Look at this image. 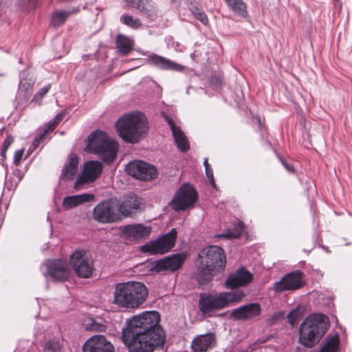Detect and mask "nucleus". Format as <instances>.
<instances>
[{"label": "nucleus", "instance_id": "obj_26", "mask_svg": "<svg viewBox=\"0 0 352 352\" xmlns=\"http://www.w3.org/2000/svg\"><path fill=\"white\" fill-rule=\"evenodd\" d=\"M102 171V164L98 161H89L85 163L83 171L79 176H100Z\"/></svg>", "mask_w": 352, "mask_h": 352}, {"label": "nucleus", "instance_id": "obj_35", "mask_svg": "<svg viewBox=\"0 0 352 352\" xmlns=\"http://www.w3.org/2000/svg\"><path fill=\"white\" fill-rule=\"evenodd\" d=\"M44 352H61V346L59 341L56 340H50L45 342Z\"/></svg>", "mask_w": 352, "mask_h": 352}, {"label": "nucleus", "instance_id": "obj_7", "mask_svg": "<svg viewBox=\"0 0 352 352\" xmlns=\"http://www.w3.org/2000/svg\"><path fill=\"white\" fill-rule=\"evenodd\" d=\"M118 149L116 141L109 137L102 131H95L88 137L85 151L99 155L107 164L114 161Z\"/></svg>", "mask_w": 352, "mask_h": 352}, {"label": "nucleus", "instance_id": "obj_44", "mask_svg": "<svg viewBox=\"0 0 352 352\" xmlns=\"http://www.w3.org/2000/svg\"><path fill=\"white\" fill-rule=\"evenodd\" d=\"M14 138L12 136H8L3 144V149L8 150V147L12 144Z\"/></svg>", "mask_w": 352, "mask_h": 352}, {"label": "nucleus", "instance_id": "obj_15", "mask_svg": "<svg viewBox=\"0 0 352 352\" xmlns=\"http://www.w3.org/2000/svg\"><path fill=\"white\" fill-rule=\"evenodd\" d=\"M302 272L294 271L287 274L280 280L276 282L274 288L276 292L286 290H296L303 285L302 280Z\"/></svg>", "mask_w": 352, "mask_h": 352}, {"label": "nucleus", "instance_id": "obj_49", "mask_svg": "<svg viewBox=\"0 0 352 352\" xmlns=\"http://www.w3.org/2000/svg\"><path fill=\"white\" fill-rule=\"evenodd\" d=\"M137 179H139L142 181H144V182H149V181H151L152 179H153L154 177H136Z\"/></svg>", "mask_w": 352, "mask_h": 352}, {"label": "nucleus", "instance_id": "obj_17", "mask_svg": "<svg viewBox=\"0 0 352 352\" xmlns=\"http://www.w3.org/2000/svg\"><path fill=\"white\" fill-rule=\"evenodd\" d=\"M261 305L257 302H250L232 310L230 318L234 320H248L260 316Z\"/></svg>", "mask_w": 352, "mask_h": 352}, {"label": "nucleus", "instance_id": "obj_21", "mask_svg": "<svg viewBox=\"0 0 352 352\" xmlns=\"http://www.w3.org/2000/svg\"><path fill=\"white\" fill-rule=\"evenodd\" d=\"M148 64L157 67L162 70H171L175 72H182L184 66L173 62L164 56L152 53L148 56L146 59Z\"/></svg>", "mask_w": 352, "mask_h": 352}, {"label": "nucleus", "instance_id": "obj_3", "mask_svg": "<svg viewBox=\"0 0 352 352\" xmlns=\"http://www.w3.org/2000/svg\"><path fill=\"white\" fill-rule=\"evenodd\" d=\"M147 297L148 289L143 283L128 281L116 284L111 302L120 308L136 309Z\"/></svg>", "mask_w": 352, "mask_h": 352}, {"label": "nucleus", "instance_id": "obj_53", "mask_svg": "<svg viewBox=\"0 0 352 352\" xmlns=\"http://www.w3.org/2000/svg\"><path fill=\"white\" fill-rule=\"evenodd\" d=\"M337 1H338L339 0H336Z\"/></svg>", "mask_w": 352, "mask_h": 352}, {"label": "nucleus", "instance_id": "obj_32", "mask_svg": "<svg viewBox=\"0 0 352 352\" xmlns=\"http://www.w3.org/2000/svg\"><path fill=\"white\" fill-rule=\"evenodd\" d=\"M243 222L239 221L234 224V232L227 231L226 232L219 235V236L225 237V238H227L229 239H238L241 236V235L243 232Z\"/></svg>", "mask_w": 352, "mask_h": 352}, {"label": "nucleus", "instance_id": "obj_46", "mask_svg": "<svg viewBox=\"0 0 352 352\" xmlns=\"http://www.w3.org/2000/svg\"><path fill=\"white\" fill-rule=\"evenodd\" d=\"M282 164L284 166V167L285 168V169L287 170V172L289 174H292L294 173V168L292 165L289 164L288 163H287L286 162L283 161V160H282Z\"/></svg>", "mask_w": 352, "mask_h": 352}, {"label": "nucleus", "instance_id": "obj_38", "mask_svg": "<svg viewBox=\"0 0 352 352\" xmlns=\"http://www.w3.org/2000/svg\"><path fill=\"white\" fill-rule=\"evenodd\" d=\"M97 177H77L74 183V188L77 190H81L85 185L89 184L94 182Z\"/></svg>", "mask_w": 352, "mask_h": 352}, {"label": "nucleus", "instance_id": "obj_5", "mask_svg": "<svg viewBox=\"0 0 352 352\" xmlns=\"http://www.w3.org/2000/svg\"><path fill=\"white\" fill-rule=\"evenodd\" d=\"M117 131L120 137L126 142L137 143L148 131L146 118L139 112H134L122 117L117 122Z\"/></svg>", "mask_w": 352, "mask_h": 352}, {"label": "nucleus", "instance_id": "obj_37", "mask_svg": "<svg viewBox=\"0 0 352 352\" xmlns=\"http://www.w3.org/2000/svg\"><path fill=\"white\" fill-rule=\"evenodd\" d=\"M302 314L301 309L299 307L292 310L287 316L288 322L294 326L301 318Z\"/></svg>", "mask_w": 352, "mask_h": 352}, {"label": "nucleus", "instance_id": "obj_29", "mask_svg": "<svg viewBox=\"0 0 352 352\" xmlns=\"http://www.w3.org/2000/svg\"><path fill=\"white\" fill-rule=\"evenodd\" d=\"M78 11L77 10H56L54 12L52 17V23L54 27H58L63 25L65 21L67 19V18L74 12Z\"/></svg>", "mask_w": 352, "mask_h": 352}, {"label": "nucleus", "instance_id": "obj_25", "mask_svg": "<svg viewBox=\"0 0 352 352\" xmlns=\"http://www.w3.org/2000/svg\"><path fill=\"white\" fill-rule=\"evenodd\" d=\"M131 6L137 8L142 14L153 19L156 16L154 6L147 0H125Z\"/></svg>", "mask_w": 352, "mask_h": 352}, {"label": "nucleus", "instance_id": "obj_12", "mask_svg": "<svg viewBox=\"0 0 352 352\" xmlns=\"http://www.w3.org/2000/svg\"><path fill=\"white\" fill-rule=\"evenodd\" d=\"M47 274L54 282H64L68 279L70 270L65 261L60 259H51L45 263Z\"/></svg>", "mask_w": 352, "mask_h": 352}, {"label": "nucleus", "instance_id": "obj_9", "mask_svg": "<svg viewBox=\"0 0 352 352\" xmlns=\"http://www.w3.org/2000/svg\"><path fill=\"white\" fill-rule=\"evenodd\" d=\"M116 207V199H110L100 202L94 208V219L102 223L120 221V214L115 210Z\"/></svg>", "mask_w": 352, "mask_h": 352}, {"label": "nucleus", "instance_id": "obj_14", "mask_svg": "<svg viewBox=\"0 0 352 352\" xmlns=\"http://www.w3.org/2000/svg\"><path fill=\"white\" fill-rule=\"evenodd\" d=\"M185 260V254H175L156 261L152 266V270L155 272H161L162 271L174 272L182 266Z\"/></svg>", "mask_w": 352, "mask_h": 352}, {"label": "nucleus", "instance_id": "obj_27", "mask_svg": "<svg viewBox=\"0 0 352 352\" xmlns=\"http://www.w3.org/2000/svg\"><path fill=\"white\" fill-rule=\"evenodd\" d=\"M228 8L232 12L241 16L246 17L248 15L247 7L243 0H224Z\"/></svg>", "mask_w": 352, "mask_h": 352}, {"label": "nucleus", "instance_id": "obj_40", "mask_svg": "<svg viewBox=\"0 0 352 352\" xmlns=\"http://www.w3.org/2000/svg\"><path fill=\"white\" fill-rule=\"evenodd\" d=\"M87 329L98 332H104L106 331V326L92 320L91 322L89 324H87Z\"/></svg>", "mask_w": 352, "mask_h": 352}, {"label": "nucleus", "instance_id": "obj_24", "mask_svg": "<svg viewBox=\"0 0 352 352\" xmlns=\"http://www.w3.org/2000/svg\"><path fill=\"white\" fill-rule=\"evenodd\" d=\"M94 197V195L87 193L67 196L63 199V206L65 210L72 209L83 203L93 201Z\"/></svg>", "mask_w": 352, "mask_h": 352}, {"label": "nucleus", "instance_id": "obj_4", "mask_svg": "<svg viewBox=\"0 0 352 352\" xmlns=\"http://www.w3.org/2000/svg\"><path fill=\"white\" fill-rule=\"evenodd\" d=\"M329 327V318L321 314L307 316L299 327L298 342L307 348L316 345Z\"/></svg>", "mask_w": 352, "mask_h": 352}, {"label": "nucleus", "instance_id": "obj_1", "mask_svg": "<svg viewBox=\"0 0 352 352\" xmlns=\"http://www.w3.org/2000/svg\"><path fill=\"white\" fill-rule=\"evenodd\" d=\"M160 314L145 311L128 320L122 328V340L129 352H153L165 342V333L159 325Z\"/></svg>", "mask_w": 352, "mask_h": 352}, {"label": "nucleus", "instance_id": "obj_2", "mask_svg": "<svg viewBox=\"0 0 352 352\" xmlns=\"http://www.w3.org/2000/svg\"><path fill=\"white\" fill-rule=\"evenodd\" d=\"M197 261L195 278L200 285H205L209 283L214 276L221 274L225 270V251L218 245H209L199 252Z\"/></svg>", "mask_w": 352, "mask_h": 352}, {"label": "nucleus", "instance_id": "obj_48", "mask_svg": "<svg viewBox=\"0 0 352 352\" xmlns=\"http://www.w3.org/2000/svg\"><path fill=\"white\" fill-rule=\"evenodd\" d=\"M210 184L214 188H217L215 182H214V177H208Z\"/></svg>", "mask_w": 352, "mask_h": 352}, {"label": "nucleus", "instance_id": "obj_16", "mask_svg": "<svg viewBox=\"0 0 352 352\" xmlns=\"http://www.w3.org/2000/svg\"><path fill=\"white\" fill-rule=\"evenodd\" d=\"M120 231L126 239L142 241L149 237L151 228L142 223L129 224L122 226Z\"/></svg>", "mask_w": 352, "mask_h": 352}, {"label": "nucleus", "instance_id": "obj_36", "mask_svg": "<svg viewBox=\"0 0 352 352\" xmlns=\"http://www.w3.org/2000/svg\"><path fill=\"white\" fill-rule=\"evenodd\" d=\"M121 21L125 25L133 28H138L142 25L139 19H133L132 16L128 14L122 16Z\"/></svg>", "mask_w": 352, "mask_h": 352}, {"label": "nucleus", "instance_id": "obj_23", "mask_svg": "<svg viewBox=\"0 0 352 352\" xmlns=\"http://www.w3.org/2000/svg\"><path fill=\"white\" fill-rule=\"evenodd\" d=\"M166 120L171 129L173 135L178 148L184 153L188 151L190 148V144L184 133L179 126L175 124L171 118L166 117Z\"/></svg>", "mask_w": 352, "mask_h": 352}, {"label": "nucleus", "instance_id": "obj_33", "mask_svg": "<svg viewBox=\"0 0 352 352\" xmlns=\"http://www.w3.org/2000/svg\"><path fill=\"white\" fill-rule=\"evenodd\" d=\"M189 8L197 19L200 21L204 25L208 23V17L201 8L199 7L197 5L191 3Z\"/></svg>", "mask_w": 352, "mask_h": 352}, {"label": "nucleus", "instance_id": "obj_18", "mask_svg": "<svg viewBox=\"0 0 352 352\" xmlns=\"http://www.w3.org/2000/svg\"><path fill=\"white\" fill-rule=\"evenodd\" d=\"M252 280V274L244 267H241L234 273L230 274L225 282L228 289H234L241 287H245Z\"/></svg>", "mask_w": 352, "mask_h": 352}, {"label": "nucleus", "instance_id": "obj_47", "mask_svg": "<svg viewBox=\"0 0 352 352\" xmlns=\"http://www.w3.org/2000/svg\"><path fill=\"white\" fill-rule=\"evenodd\" d=\"M205 170H206V176H213V172H212V168L210 167V165H209L208 166H206L205 167Z\"/></svg>", "mask_w": 352, "mask_h": 352}, {"label": "nucleus", "instance_id": "obj_28", "mask_svg": "<svg viewBox=\"0 0 352 352\" xmlns=\"http://www.w3.org/2000/svg\"><path fill=\"white\" fill-rule=\"evenodd\" d=\"M133 42L129 37L119 34L116 38V46L122 54H128L133 48Z\"/></svg>", "mask_w": 352, "mask_h": 352}, {"label": "nucleus", "instance_id": "obj_43", "mask_svg": "<svg viewBox=\"0 0 352 352\" xmlns=\"http://www.w3.org/2000/svg\"><path fill=\"white\" fill-rule=\"evenodd\" d=\"M32 87L30 82H28L26 79H22L19 82V89L27 91Z\"/></svg>", "mask_w": 352, "mask_h": 352}, {"label": "nucleus", "instance_id": "obj_39", "mask_svg": "<svg viewBox=\"0 0 352 352\" xmlns=\"http://www.w3.org/2000/svg\"><path fill=\"white\" fill-rule=\"evenodd\" d=\"M14 177H5L4 184L9 190H11L17 186V184L21 181L22 177H15L17 180L14 179Z\"/></svg>", "mask_w": 352, "mask_h": 352}, {"label": "nucleus", "instance_id": "obj_31", "mask_svg": "<svg viewBox=\"0 0 352 352\" xmlns=\"http://www.w3.org/2000/svg\"><path fill=\"white\" fill-rule=\"evenodd\" d=\"M78 159L76 155H70L68 163L63 168L61 176H74L76 173Z\"/></svg>", "mask_w": 352, "mask_h": 352}, {"label": "nucleus", "instance_id": "obj_13", "mask_svg": "<svg viewBox=\"0 0 352 352\" xmlns=\"http://www.w3.org/2000/svg\"><path fill=\"white\" fill-rule=\"evenodd\" d=\"M116 204L119 214L124 217L136 214L140 212L141 209L140 198L132 192L125 195L122 200L118 201L116 199Z\"/></svg>", "mask_w": 352, "mask_h": 352}, {"label": "nucleus", "instance_id": "obj_45", "mask_svg": "<svg viewBox=\"0 0 352 352\" xmlns=\"http://www.w3.org/2000/svg\"><path fill=\"white\" fill-rule=\"evenodd\" d=\"M23 155V150L16 151L14 153V163H16V164L19 163L21 161V160L22 159Z\"/></svg>", "mask_w": 352, "mask_h": 352}, {"label": "nucleus", "instance_id": "obj_41", "mask_svg": "<svg viewBox=\"0 0 352 352\" xmlns=\"http://www.w3.org/2000/svg\"><path fill=\"white\" fill-rule=\"evenodd\" d=\"M63 113H58L54 117V118L52 120H50L46 125L50 129L52 128V131H54L57 124L63 120Z\"/></svg>", "mask_w": 352, "mask_h": 352}, {"label": "nucleus", "instance_id": "obj_20", "mask_svg": "<svg viewBox=\"0 0 352 352\" xmlns=\"http://www.w3.org/2000/svg\"><path fill=\"white\" fill-rule=\"evenodd\" d=\"M126 171L129 176H157L156 167L142 160L130 162L126 166Z\"/></svg>", "mask_w": 352, "mask_h": 352}, {"label": "nucleus", "instance_id": "obj_6", "mask_svg": "<svg viewBox=\"0 0 352 352\" xmlns=\"http://www.w3.org/2000/svg\"><path fill=\"white\" fill-rule=\"evenodd\" d=\"M245 296L243 291L223 292L218 294H202L199 300V309L206 316L228 307L230 304L239 302Z\"/></svg>", "mask_w": 352, "mask_h": 352}, {"label": "nucleus", "instance_id": "obj_8", "mask_svg": "<svg viewBox=\"0 0 352 352\" xmlns=\"http://www.w3.org/2000/svg\"><path fill=\"white\" fill-rule=\"evenodd\" d=\"M198 199L199 195L195 188L188 183H185L177 189L170 202V206L175 212L185 211L194 208Z\"/></svg>", "mask_w": 352, "mask_h": 352}, {"label": "nucleus", "instance_id": "obj_22", "mask_svg": "<svg viewBox=\"0 0 352 352\" xmlns=\"http://www.w3.org/2000/svg\"><path fill=\"white\" fill-rule=\"evenodd\" d=\"M217 344L216 336L214 333L196 336L192 342L191 349L193 352H207Z\"/></svg>", "mask_w": 352, "mask_h": 352}, {"label": "nucleus", "instance_id": "obj_42", "mask_svg": "<svg viewBox=\"0 0 352 352\" xmlns=\"http://www.w3.org/2000/svg\"><path fill=\"white\" fill-rule=\"evenodd\" d=\"M51 87V85L48 84L41 88L34 96L33 100H41L44 96L49 91Z\"/></svg>", "mask_w": 352, "mask_h": 352}, {"label": "nucleus", "instance_id": "obj_52", "mask_svg": "<svg viewBox=\"0 0 352 352\" xmlns=\"http://www.w3.org/2000/svg\"><path fill=\"white\" fill-rule=\"evenodd\" d=\"M69 178L70 179H73L74 177H69Z\"/></svg>", "mask_w": 352, "mask_h": 352}, {"label": "nucleus", "instance_id": "obj_19", "mask_svg": "<svg viewBox=\"0 0 352 352\" xmlns=\"http://www.w3.org/2000/svg\"><path fill=\"white\" fill-rule=\"evenodd\" d=\"M83 352H115L113 344L103 336H95L87 340Z\"/></svg>", "mask_w": 352, "mask_h": 352}, {"label": "nucleus", "instance_id": "obj_11", "mask_svg": "<svg viewBox=\"0 0 352 352\" xmlns=\"http://www.w3.org/2000/svg\"><path fill=\"white\" fill-rule=\"evenodd\" d=\"M177 234L176 229L173 228L168 233L163 235L161 238L151 243L142 245L141 250L142 252H148L151 254H164L174 247Z\"/></svg>", "mask_w": 352, "mask_h": 352}, {"label": "nucleus", "instance_id": "obj_51", "mask_svg": "<svg viewBox=\"0 0 352 352\" xmlns=\"http://www.w3.org/2000/svg\"><path fill=\"white\" fill-rule=\"evenodd\" d=\"M204 166L206 167V166H208L210 164H208V159L207 158H205L204 160Z\"/></svg>", "mask_w": 352, "mask_h": 352}, {"label": "nucleus", "instance_id": "obj_30", "mask_svg": "<svg viewBox=\"0 0 352 352\" xmlns=\"http://www.w3.org/2000/svg\"><path fill=\"white\" fill-rule=\"evenodd\" d=\"M339 349V338L338 335L328 336L324 340L320 352H338Z\"/></svg>", "mask_w": 352, "mask_h": 352}, {"label": "nucleus", "instance_id": "obj_34", "mask_svg": "<svg viewBox=\"0 0 352 352\" xmlns=\"http://www.w3.org/2000/svg\"><path fill=\"white\" fill-rule=\"evenodd\" d=\"M52 131V128L50 129L47 125H45L36 135L32 146H34V148H37L40 145L41 142L47 138V135Z\"/></svg>", "mask_w": 352, "mask_h": 352}, {"label": "nucleus", "instance_id": "obj_50", "mask_svg": "<svg viewBox=\"0 0 352 352\" xmlns=\"http://www.w3.org/2000/svg\"><path fill=\"white\" fill-rule=\"evenodd\" d=\"M6 151L7 150H4V149L2 148L1 151V156L2 157L3 159L6 158Z\"/></svg>", "mask_w": 352, "mask_h": 352}, {"label": "nucleus", "instance_id": "obj_10", "mask_svg": "<svg viewBox=\"0 0 352 352\" xmlns=\"http://www.w3.org/2000/svg\"><path fill=\"white\" fill-rule=\"evenodd\" d=\"M69 262L78 277L88 278L91 276L94 272V262L84 251L76 250L70 256Z\"/></svg>", "mask_w": 352, "mask_h": 352}]
</instances>
